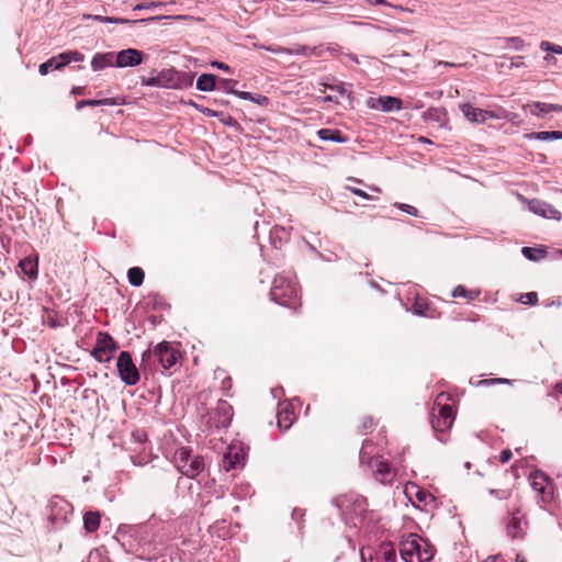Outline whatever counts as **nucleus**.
<instances>
[{"instance_id": "f257e3e1", "label": "nucleus", "mask_w": 562, "mask_h": 562, "mask_svg": "<svg viewBox=\"0 0 562 562\" xmlns=\"http://www.w3.org/2000/svg\"><path fill=\"white\" fill-rule=\"evenodd\" d=\"M270 296L276 303L292 310H297L302 304L297 282L284 276H277L273 279Z\"/></svg>"}, {"instance_id": "f03ea898", "label": "nucleus", "mask_w": 562, "mask_h": 562, "mask_svg": "<svg viewBox=\"0 0 562 562\" xmlns=\"http://www.w3.org/2000/svg\"><path fill=\"white\" fill-rule=\"evenodd\" d=\"M400 553L405 562H428L434 557L431 546L417 535H409L400 543Z\"/></svg>"}, {"instance_id": "7ed1b4c3", "label": "nucleus", "mask_w": 562, "mask_h": 562, "mask_svg": "<svg viewBox=\"0 0 562 562\" xmlns=\"http://www.w3.org/2000/svg\"><path fill=\"white\" fill-rule=\"evenodd\" d=\"M529 521L526 513L522 510V504L519 497H516L512 507L507 510L506 535L512 540H524L527 533Z\"/></svg>"}, {"instance_id": "20e7f679", "label": "nucleus", "mask_w": 562, "mask_h": 562, "mask_svg": "<svg viewBox=\"0 0 562 562\" xmlns=\"http://www.w3.org/2000/svg\"><path fill=\"white\" fill-rule=\"evenodd\" d=\"M368 441L363 443L362 450L360 452L361 463L368 465L376 481L382 484H391L396 475L395 469H393L390 462L382 457H368Z\"/></svg>"}, {"instance_id": "39448f33", "label": "nucleus", "mask_w": 562, "mask_h": 562, "mask_svg": "<svg viewBox=\"0 0 562 562\" xmlns=\"http://www.w3.org/2000/svg\"><path fill=\"white\" fill-rule=\"evenodd\" d=\"M173 462L178 471L190 479L196 477L204 470V459L200 456H192L191 450L187 447L176 450Z\"/></svg>"}, {"instance_id": "423d86ee", "label": "nucleus", "mask_w": 562, "mask_h": 562, "mask_svg": "<svg viewBox=\"0 0 562 562\" xmlns=\"http://www.w3.org/2000/svg\"><path fill=\"white\" fill-rule=\"evenodd\" d=\"M180 358V351L169 341H162L143 353V360L157 361L162 369L168 370L176 366Z\"/></svg>"}, {"instance_id": "0eeeda50", "label": "nucleus", "mask_w": 562, "mask_h": 562, "mask_svg": "<svg viewBox=\"0 0 562 562\" xmlns=\"http://www.w3.org/2000/svg\"><path fill=\"white\" fill-rule=\"evenodd\" d=\"M119 376L126 385H136L140 374L128 351H121L116 360Z\"/></svg>"}, {"instance_id": "6e6552de", "label": "nucleus", "mask_w": 562, "mask_h": 562, "mask_svg": "<svg viewBox=\"0 0 562 562\" xmlns=\"http://www.w3.org/2000/svg\"><path fill=\"white\" fill-rule=\"evenodd\" d=\"M119 345L113 337L104 331L98 333L95 345L91 351V356L98 362H110Z\"/></svg>"}, {"instance_id": "1a4fd4ad", "label": "nucleus", "mask_w": 562, "mask_h": 562, "mask_svg": "<svg viewBox=\"0 0 562 562\" xmlns=\"http://www.w3.org/2000/svg\"><path fill=\"white\" fill-rule=\"evenodd\" d=\"M159 74L161 88L184 89L193 83V75L184 71H178L173 68L164 69Z\"/></svg>"}, {"instance_id": "9d476101", "label": "nucleus", "mask_w": 562, "mask_h": 562, "mask_svg": "<svg viewBox=\"0 0 562 562\" xmlns=\"http://www.w3.org/2000/svg\"><path fill=\"white\" fill-rule=\"evenodd\" d=\"M232 418H233L232 405L224 400H220L217 402V406H216L214 413L206 420V424L210 425L211 427H215V428L227 427L231 424Z\"/></svg>"}, {"instance_id": "9b49d317", "label": "nucleus", "mask_w": 562, "mask_h": 562, "mask_svg": "<svg viewBox=\"0 0 562 562\" xmlns=\"http://www.w3.org/2000/svg\"><path fill=\"white\" fill-rule=\"evenodd\" d=\"M529 480L533 491L539 494L543 503H548L552 499V484L547 474L540 471H535L530 474Z\"/></svg>"}, {"instance_id": "f8f14e48", "label": "nucleus", "mask_w": 562, "mask_h": 562, "mask_svg": "<svg viewBox=\"0 0 562 562\" xmlns=\"http://www.w3.org/2000/svg\"><path fill=\"white\" fill-rule=\"evenodd\" d=\"M367 105L373 110L384 112L398 111L403 109V101L400 98L391 95H381L378 98H369Z\"/></svg>"}, {"instance_id": "ddd939ff", "label": "nucleus", "mask_w": 562, "mask_h": 562, "mask_svg": "<svg viewBox=\"0 0 562 562\" xmlns=\"http://www.w3.org/2000/svg\"><path fill=\"white\" fill-rule=\"evenodd\" d=\"M143 52L135 48H127L115 54L116 67H134L143 63Z\"/></svg>"}, {"instance_id": "4468645a", "label": "nucleus", "mask_w": 562, "mask_h": 562, "mask_svg": "<svg viewBox=\"0 0 562 562\" xmlns=\"http://www.w3.org/2000/svg\"><path fill=\"white\" fill-rule=\"evenodd\" d=\"M460 110L469 121L474 123H484L488 119H497L494 112L474 108L469 103L460 104Z\"/></svg>"}, {"instance_id": "2eb2a0df", "label": "nucleus", "mask_w": 562, "mask_h": 562, "mask_svg": "<svg viewBox=\"0 0 562 562\" xmlns=\"http://www.w3.org/2000/svg\"><path fill=\"white\" fill-rule=\"evenodd\" d=\"M237 81L234 79H221L218 82H216V88L224 90L228 93H233L237 95L238 98L243 100H249V101H256L259 104H262L263 102H268L267 97L258 95L262 101L256 100L254 95L250 92L246 91H236L234 87L236 86Z\"/></svg>"}, {"instance_id": "dca6fc26", "label": "nucleus", "mask_w": 562, "mask_h": 562, "mask_svg": "<svg viewBox=\"0 0 562 562\" xmlns=\"http://www.w3.org/2000/svg\"><path fill=\"white\" fill-rule=\"evenodd\" d=\"M528 207L532 213L540 215L542 217H546V218L559 220L561 216V214L558 210H555L550 204L542 202L540 200L535 199V200L529 201Z\"/></svg>"}, {"instance_id": "f3484780", "label": "nucleus", "mask_w": 562, "mask_h": 562, "mask_svg": "<svg viewBox=\"0 0 562 562\" xmlns=\"http://www.w3.org/2000/svg\"><path fill=\"white\" fill-rule=\"evenodd\" d=\"M115 54L113 52L109 53H98L93 56L91 60V67L94 71L102 70L106 67H111L115 65Z\"/></svg>"}, {"instance_id": "a211bd4d", "label": "nucleus", "mask_w": 562, "mask_h": 562, "mask_svg": "<svg viewBox=\"0 0 562 562\" xmlns=\"http://www.w3.org/2000/svg\"><path fill=\"white\" fill-rule=\"evenodd\" d=\"M124 104L123 98H105V99H90L80 100L77 102L76 108L80 110L83 106H99V105H121Z\"/></svg>"}, {"instance_id": "6ab92c4d", "label": "nucleus", "mask_w": 562, "mask_h": 562, "mask_svg": "<svg viewBox=\"0 0 562 562\" xmlns=\"http://www.w3.org/2000/svg\"><path fill=\"white\" fill-rule=\"evenodd\" d=\"M530 106V112L537 116H543L550 112H562V105L546 103V102H533Z\"/></svg>"}, {"instance_id": "aec40b11", "label": "nucleus", "mask_w": 562, "mask_h": 562, "mask_svg": "<svg viewBox=\"0 0 562 562\" xmlns=\"http://www.w3.org/2000/svg\"><path fill=\"white\" fill-rule=\"evenodd\" d=\"M278 426L282 430H288L295 420V414L289 406L282 407L277 414Z\"/></svg>"}, {"instance_id": "412c9836", "label": "nucleus", "mask_w": 562, "mask_h": 562, "mask_svg": "<svg viewBox=\"0 0 562 562\" xmlns=\"http://www.w3.org/2000/svg\"><path fill=\"white\" fill-rule=\"evenodd\" d=\"M453 422H454L453 418H448L447 416L441 417V416L437 415L435 412V407H432L431 426L435 431L445 432V431L449 430L451 428Z\"/></svg>"}, {"instance_id": "4be33fe9", "label": "nucleus", "mask_w": 562, "mask_h": 562, "mask_svg": "<svg viewBox=\"0 0 562 562\" xmlns=\"http://www.w3.org/2000/svg\"><path fill=\"white\" fill-rule=\"evenodd\" d=\"M413 487L416 488L414 499L418 503V506H423L424 508L435 506L436 498L431 493L424 488L417 487L416 485H413Z\"/></svg>"}, {"instance_id": "5701e85b", "label": "nucleus", "mask_w": 562, "mask_h": 562, "mask_svg": "<svg viewBox=\"0 0 562 562\" xmlns=\"http://www.w3.org/2000/svg\"><path fill=\"white\" fill-rule=\"evenodd\" d=\"M317 135L322 140H331L336 143L348 142V137L344 135L339 130L322 128L317 132Z\"/></svg>"}, {"instance_id": "b1692460", "label": "nucleus", "mask_w": 562, "mask_h": 562, "mask_svg": "<svg viewBox=\"0 0 562 562\" xmlns=\"http://www.w3.org/2000/svg\"><path fill=\"white\" fill-rule=\"evenodd\" d=\"M83 19H92L102 23H115V24H135L138 22H145V20H128L123 18L103 16L98 14H85Z\"/></svg>"}, {"instance_id": "393cba45", "label": "nucleus", "mask_w": 562, "mask_h": 562, "mask_svg": "<svg viewBox=\"0 0 562 562\" xmlns=\"http://www.w3.org/2000/svg\"><path fill=\"white\" fill-rule=\"evenodd\" d=\"M22 271L31 279H35L38 273V263L36 258L26 257L19 263Z\"/></svg>"}, {"instance_id": "a878e982", "label": "nucleus", "mask_w": 562, "mask_h": 562, "mask_svg": "<svg viewBox=\"0 0 562 562\" xmlns=\"http://www.w3.org/2000/svg\"><path fill=\"white\" fill-rule=\"evenodd\" d=\"M101 515L99 512H87L83 516V526L88 532H94L99 529Z\"/></svg>"}, {"instance_id": "bb28decb", "label": "nucleus", "mask_w": 562, "mask_h": 562, "mask_svg": "<svg viewBox=\"0 0 562 562\" xmlns=\"http://www.w3.org/2000/svg\"><path fill=\"white\" fill-rule=\"evenodd\" d=\"M515 492H516L515 484H513L510 486L491 488L488 491L490 495L494 496L495 498H497L499 501L510 499V498H513L514 495H515V498L518 497V495Z\"/></svg>"}, {"instance_id": "cd10ccee", "label": "nucleus", "mask_w": 562, "mask_h": 562, "mask_svg": "<svg viewBox=\"0 0 562 562\" xmlns=\"http://www.w3.org/2000/svg\"><path fill=\"white\" fill-rule=\"evenodd\" d=\"M196 88L201 91H212L216 89V76L202 74L196 80Z\"/></svg>"}, {"instance_id": "c85d7f7f", "label": "nucleus", "mask_w": 562, "mask_h": 562, "mask_svg": "<svg viewBox=\"0 0 562 562\" xmlns=\"http://www.w3.org/2000/svg\"><path fill=\"white\" fill-rule=\"evenodd\" d=\"M528 139H538V140H557L562 139L561 131H552V132H533L525 135Z\"/></svg>"}, {"instance_id": "c756f323", "label": "nucleus", "mask_w": 562, "mask_h": 562, "mask_svg": "<svg viewBox=\"0 0 562 562\" xmlns=\"http://www.w3.org/2000/svg\"><path fill=\"white\" fill-rule=\"evenodd\" d=\"M430 310H431L430 304L427 301V299L416 297V300L413 304V311L416 315L425 316V317H432Z\"/></svg>"}, {"instance_id": "7c9ffc66", "label": "nucleus", "mask_w": 562, "mask_h": 562, "mask_svg": "<svg viewBox=\"0 0 562 562\" xmlns=\"http://www.w3.org/2000/svg\"><path fill=\"white\" fill-rule=\"evenodd\" d=\"M85 55L78 50H67L60 54V61L57 67H64L71 61H83Z\"/></svg>"}, {"instance_id": "2f4dec72", "label": "nucleus", "mask_w": 562, "mask_h": 562, "mask_svg": "<svg viewBox=\"0 0 562 562\" xmlns=\"http://www.w3.org/2000/svg\"><path fill=\"white\" fill-rule=\"evenodd\" d=\"M479 295H480V291L479 290H469L464 285H458L452 291V296L453 297H463V299H467L468 301H473Z\"/></svg>"}, {"instance_id": "473e14b6", "label": "nucleus", "mask_w": 562, "mask_h": 562, "mask_svg": "<svg viewBox=\"0 0 562 562\" xmlns=\"http://www.w3.org/2000/svg\"><path fill=\"white\" fill-rule=\"evenodd\" d=\"M145 273L139 267H133L127 271L128 282L134 286H140L144 282Z\"/></svg>"}, {"instance_id": "72a5a7b5", "label": "nucleus", "mask_w": 562, "mask_h": 562, "mask_svg": "<svg viewBox=\"0 0 562 562\" xmlns=\"http://www.w3.org/2000/svg\"><path fill=\"white\" fill-rule=\"evenodd\" d=\"M443 395L440 394L436 401H435V404H434V407H438V412L436 413L437 415L443 417V416H447L448 418H453L454 419V413H453V409L450 405L448 404H442L440 402V398L442 397Z\"/></svg>"}, {"instance_id": "f704fd0d", "label": "nucleus", "mask_w": 562, "mask_h": 562, "mask_svg": "<svg viewBox=\"0 0 562 562\" xmlns=\"http://www.w3.org/2000/svg\"><path fill=\"white\" fill-rule=\"evenodd\" d=\"M379 555L384 562H395L396 559L395 549L391 543L381 544Z\"/></svg>"}, {"instance_id": "c9c22d12", "label": "nucleus", "mask_w": 562, "mask_h": 562, "mask_svg": "<svg viewBox=\"0 0 562 562\" xmlns=\"http://www.w3.org/2000/svg\"><path fill=\"white\" fill-rule=\"evenodd\" d=\"M60 61V54L49 58L47 61L40 65L38 71L42 76H45L52 69H60L61 67H57Z\"/></svg>"}, {"instance_id": "e433bc0d", "label": "nucleus", "mask_w": 562, "mask_h": 562, "mask_svg": "<svg viewBox=\"0 0 562 562\" xmlns=\"http://www.w3.org/2000/svg\"><path fill=\"white\" fill-rule=\"evenodd\" d=\"M521 252L527 259L533 261L539 260L540 258H544L547 255L546 249L532 247H524Z\"/></svg>"}, {"instance_id": "4c0bfd02", "label": "nucleus", "mask_w": 562, "mask_h": 562, "mask_svg": "<svg viewBox=\"0 0 562 562\" xmlns=\"http://www.w3.org/2000/svg\"><path fill=\"white\" fill-rule=\"evenodd\" d=\"M216 374V379H218L220 376H222V382H221V389L225 392V395L226 396H231L228 394L229 390L232 389L233 386V381H232V378L229 375H227L225 373V371L223 370H217L215 372Z\"/></svg>"}, {"instance_id": "58836bf2", "label": "nucleus", "mask_w": 562, "mask_h": 562, "mask_svg": "<svg viewBox=\"0 0 562 562\" xmlns=\"http://www.w3.org/2000/svg\"><path fill=\"white\" fill-rule=\"evenodd\" d=\"M374 419L372 416L364 415L360 418L358 428L363 432H370L374 428Z\"/></svg>"}, {"instance_id": "ea45409f", "label": "nucleus", "mask_w": 562, "mask_h": 562, "mask_svg": "<svg viewBox=\"0 0 562 562\" xmlns=\"http://www.w3.org/2000/svg\"><path fill=\"white\" fill-rule=\"evenodd\" d=\"M238 462H239L238 454L236 453L235 456H232V453L228 452L227 454L224 456L223 468L226 471H229L232 469H235L237 467Z\"/></svg>"}, {"instance_id": "a19ab883", "label": "nucleus", "mask_w": 562, "mask_h": 562, "mask_svg": "<svg viewBox=\"0 0 562 562\" xmlns=\"http://www.w3.org/2000/svg\"><path fill=\"white\" fill-rule=\"evenodd\" d=\"M325 87L329 88L330 90L337 91L341 97H351V91L346 88L344 82H338L336 85H325Z\"/></svg>"}, {"instance_id": "79ce46f5", "label": "nucleus", "mask_w": 562, "mask_h": 562, "mask_svg": "<svg viewBox=\"0 0 562 562\" xmlns=\"http://www.w3.org/2000/svg\"><path fill=\"white\" fill-rule=\"evenodd\" d=\"M519 302L522 304L536 305L538 303V294L536 292L521 294Z\"/></svg>"}, {"instance_id": "37998d69", "label": "nucleus", "mask_w": 562, "mask_h": 562, "mask_svg": "<svg viewBox=\"0 0 562 562\" xmlns=\"http://www.w3.org/2000/svg\"><path fill=\"white\" fill-rule=\"evenodd\" d=\"M355 505V514H362L368 508L367 499L362 496H357L353 502Z\"/></svg>"}, {"instance_id": "c03bdc74", "label": "nucleus", "mask_w": 562, "mask_h": 562, "mask_svg": "<svg viewBox=\"0 0 562 562\" xmlns=\"http://www.w3.org/2000/svg\"><path fill=\"white\" fill-rule=\"evenodd\" d=\"M540 48L544 52H552L562 55V46L552 44L548 41H542L540 43Z\"/></svg>"}, {"instance_id": "a18cd8bd", "label": "nucleus", "mask_w": 562, "mask_h": 562, "mask_svg": "<svg viewBox=\"0 0 562 562\" xmlns=\"http://www.w3.org/2000/svg\"><path fill=\"white\" fill-rule=\"evenodd\" d=\"M508 383H510V381L507 379H503V378L484 379V380H480L477 382V386H488V385H493V384H508Z\"/></svg>"}, {"instance_id": "49530a36", "label": "nucleus", "mask_w": 562, "mask_h": 562, "mask_svg": "<svg viewBox=\"0 0 562 562\" xmlns=\"http://www.w3.org/2000/svg\"><path fill=\"white\" fill-rule=\"evenodd\" d=\"M506 46L513 47L517 50L521 49L525 46V42L520 37H507L505 38Z\"/></svg>"}, {"instance_id": "de8ad7c7", "label": "nucleus", "mask_w": 562, "mask_h": 562, "mask_svg": "<svg viewBox=\"0 0 562 562\" xmlns=\"http://www.w3.org/2000/svg\"><path fill=\"white\" fill-rule=\"evenodd\" d=\"M142 85L148 86V87H160L161 88V80H160L159 74L157 76H153V77H142Z\"/></svg>"}, {"instance_id": "09e8293b", "label": "nucleus", "mask_w": 562, "mask_h": 562, "mask_svg": "<svg viewBox=\"0 0 562 562\" xmlns=\"http://www.w3.org/2000/svg\"><path fill=\"white\" fill-rule=\"evenodd\" d=\"M397 207L401 211H403V212H405V213H407L409 215H413V216H417L418 215V210L415 206H413V205L405 204V203H400V204H397Z\"/></svg>"}, {"instance_id": "8fccbe9b", "label": "nucleus", "mask_w": 562, "mask_h": 562, "mask_svg": "<svg viewBox=\"0 0 562 562\" xmlns=\"http://www.w3.org/2000/svg\"><path fill=\"white\" fill-rule=\"evenodd\" d=\"M132 437L138 443H143L147 440V435L142 429H137V430L133 431Z\"/></svg>"}, {"instance_id": "3c124183", "label": "nucleus", "mask_w": 562, "mask_h": 562, "mask_svg": "<svg viewBox=\"0 0 562 562\" xmlns=\"http://www.w3.org/2000/svg\"><path fill=\"white\" fill-rule=\"evenodd\" d=\"M347 189L350 192H352L353 194L358 195V196H361V198L367 199V200L371 199V196L367 192L361 190V189H358V188H355V187H347Z\"/></svg>"}, {"instance_id": "603ef678", "label": "nucleus", "mask_w": 562, "mask_h": 562, "mask_svg": "<svg viewBox=\"0 0 562 562\" xmlns=\"http://www.w3.org/2000/svg\"><path fill=\"white\" fill-rule=\"evenodd\" d=\"M513 457V453L509 449H505L499 454V461L502 463H507Z\"/></svg>"}, {"instance_id": "864d4df0", "label": "nucleus", "mask_w": 562, "mask_h": 562, "mask_svg": "<svg viewBox=\"0 0 562 562\" xmlns=\"http://www.w3.org/2000/svg\"><path fill=\"white\" fill-rule=\"evenodd\" d=\"M297 53L304 54V55H319V52L317 47L308 48V47H302L301 50H297Z\"/></svg>"}, {"instance_id": "5fc2aeb1", "label": "nucleus", "mask_w": 562, "mask_h": 562, "mask_svg": "<svg viewBox=\"0 0 562 562\" xmlns=\"http://www.w3.org/2000/svg\"><path fill=\"white\" fill-rule=\"evenodd\" d=\"M211 65H212L213 67H216V68L222 69V70H224V71H227V72H229V71H231V67H229L227 64H225V63H222V61H213Z\"/></svg>"}, {"instance_id": "6e6d98bb", "label": "nucleus", "mask_w": 562, "mask_h": 562, "mask_svg": "<svg viewBox=\"0 0 562 562\" xmlns=\"http://www.w3.org/2000/svg\"><path fill=\"white\" fill-rule=\"evenodd\" d=\"M85 91H86L85 87H74L71 90V93L75 95H81L85 93Z\"/></svg>"}, {"instance_id": "4d7b16f0", "label": "nucleus", "mask_w": 562, "mask_h": 562, "mask_svg": "<svg viewBox=\"0 0 562 562\" xmlns=\"http://www.w3.org/2000/svg\"><path fill=\"white\" fill-rule=\"evenodd\" d=\"M367 3L370 5L387 4L385 0H367Z\"/></svg>"}, {"instance_id": "13d9d810", "label": "nucleus", "mask_w": 562, "mask_h": 562, "mask_svg": "<svg viewBox=\"0 0 562 562\" xmlns=\"http://www.w3.org/2000/svg\"><path fill=\"white\" fill-rule=\"evenodd\" d=\"M437 64L438 65L449 66V67H458L459 66L458 64H453V63H449V61H442V60H438Z\"/></svg>"}, {"instance_id": "bf43d9fd", "label": "nucleus", "mask_w": 562, "mask_h": 562, "mask_svg": "<svg viewBox=\"0 0 562 562\" xmlns=\"http://www.w3.org/2000/svg\"><path fill=\"white\" fill-rule=\"evenodd\" d=\"M521 57H517V61H513L510 67H520L524 65V61H521Z\"/></svg>"}, {"instance_id": "052dcab7", "label": "nucleus", "mask_w": 562, "mask_h": 562, "mask_svg": "<svg viewBox=\"0 0 562 562\" xmlns=\"http://www.w3.org/2000/svg\"><path fill=\"white\" fill-rule=\"evenodd\" d=\"M554 390H555L558 393H561V394H562V382H558V383H555V385H554Z\"/></svg>"}, {"instance_id": "680f3d73", "label": "nucleus", "mask_w": 562, "mask_h": 562, "mask_svg": "<svg viewBox=\"0 0 562 562\" xmlns=\"http://www.w3.org/2000/svg\"><path fill=\"white\" fill-rule=\"evenodd\" d=\"M278 231H279V227H277V226H276V227H274V232H278ZM280 231H281L284 235L289 236V232H288L285 228L281 227V228H280Z\"/></svg>"}, {"instance_id": "e2e57ef3", "label": "nucleus", "mask_w": 562, "mask_h": 562, "mask_svg": "<svg viewBox=\"0 0 562 562\" xmlns=\"http://www.w3.org/2000/svg\"><path fill=\"white\" fill-rule=\"evenodd\" d=\"M370 190L374 191V192H378L380 193L381 192V189L378 188V187H373V186H367Z\"/></svg>"}, {"instance_id": "0e129e2a", "label": "nucleus", "mask_w": 562, "mask_h": 562, "mask_svg": "<svg viewBox=\"0 0 562 562\" xmlns=\"http://www.w3.org/2000/svg\"><path fill=\"white\" fill-rule=\"evenodd\" d=\"M349 181H352V182H356L358 184H363V181L360 180V179H356V178H349Z\"/></svg>"}, {"instance_id": "69168bd1", "label": "nucleus", "mask_w": 562, "mask_h": 562, "mask_svg": "<svg viewBox=\"0 0 562 562\" xmlns=\"http://www.w3.org/2000/svg\"><path fill=\"white\" fill-rule=\"evenodd\" d=\"M324 102H330L334 101V98L331 95H327L323 99Z\"/></svg>"}, {"instance_id": "338daca9", "label": "nucleus", "mask_w": 562, "mask_h": 562, "mask_svg": "<svg viewBox=\"0 0 562 562\" xmlns=\"http://www.w3.org/2000/svg\"><path fill=\"white\" fill-rule=\"evenodd\" d=\"M199 398L200 400H202V398L206 400L207 398V393H205V392L200 393Z\"/></svg>"}, {"instance_id": "774afa93", "label": "nucleus", "mask_w": 562, "mask_h": 562, "mask_svg": "<svg viewBox=\"0 0 562 562\" xmlns=\"http://www.w3.org/2000/svg\"><path fill=\"white\" fill-rule=\"evenodd\" d=\"M270 52H279V49L268 48Z\"/></svg>"}]
</instances>
